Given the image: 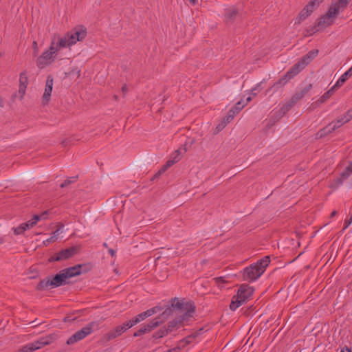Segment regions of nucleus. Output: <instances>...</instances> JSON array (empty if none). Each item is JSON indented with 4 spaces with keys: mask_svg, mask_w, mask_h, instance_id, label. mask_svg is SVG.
Masks as SVG:
<instances>
[{
    "mask_svg": "<svg viewBox=\"0 0 352 352\" xmlns=\"http://www.w3.org/2000/svg\"><path fill=\"white\" fill-rule=\"evenodd\" d=\"M318 54V50L309 51L302 56L288 72L276 82L274 87H279L285 85L290 79L302 71Z\"/></svg>",
    "mask_w": 352,
    "mask_h": 352,
    "instance_id": "nucleus-1",
    "label": "nucleus"
},
{
    "mask_svg": "<svg viewBox=\"0 0 352 352\" xmlns=\"http://www.w3.org/2000/svg\"><path fill=\"white\" fill-rule=\"evenodd\" d=\"M270 263V258L266 256L257 262L246 267L243 271V280L248 282L257 280L264 273Z\"/></svg>",
    "mask_w": 352,
    "mask_h": 352,
    "instance_id": "nucleus-2",
    "label": "nucleus"
},
{
    "mask_svg": "<svg viewBox=\"0 0 352 352\" xmlns=\"http://www.w3.org/2000/svg\"><path fill=\"white\" fill-rule=\"evenodd\" d=\"M63 48L59 46L58 41L56 38V35H54L52 38L50 46L48 50H45L36 59V66L39 69H44L49 66L55 60L56 55L58 52Z\"/></svg>",
    "mask_w": 352,
    "mask_h": 352,
    "instance_id": "nucleus-3",
    "label": "nucleus"
},
{
    "mask_svg": "<svg viewBox=\"0 0 352 352\" xmlns=\"http://www.w3.org/2000/svg\"><path fill=\"white\" fill-rule=\"evenodd\" d=\"M87 36V29L82 26H76L63 36L56 35L59 46L63 48L70 47L76 43L77 41H83Z\"/></svg>",
    "mask_w": 352,
    "mask_h": 352,
    "instance_id": "nucleus-4",
    "label": "nucleus"
},
{
    "mask_svg": "<svg viewBox=\"0 0 352 352\" xmlns=\"http://www.w3.org/2000/svg\"><path fill=\"white\" fill-rule=\"evenodd\" d=\"M172 314V308L168 307L163 311L162 315L158 318H154L153 320L150 321L146 325H144L140 329H139L137 331L133 333L134 337L140 336L144 333L151 332L153 329L158 327L160 324H162L165 320L168 318V317Z\"/></svg>",
    "mask_w": 352,
    "mask_h": 352,
    "instance_id": "nucleus-5",
    "label": "nucleus"
},
{
    "mask_svg": "<svg viewBox=\"0 0 352 352\" xmlns=\"http://www.w3.org/2000/svg\"><path fill=\"white\" fill-rule=\"evenodd\" d=\"M99 328V322L93 321L87 324L85 327L82 328L80 330L76 331L67 340V344L68 345L73 344L88 335L91 334L94 329H98Z\"/></svg>",
    "mask_w": 352,
    "mask_h": 352,
    "instance_id": "nucleus-6",
    "label": "nucleus"
},
{
    "mask_svg": "<svg viewBox=\"0 0 352 352\" xmlns=\"http://www.w3.org/2000/svg\"><path fill=\"white\" fill-rule=\"evenodd\" d=\"M131 328L127 321H125L122 324L104 333L101 338V341L103 342H108L111 340L116 339L120 336L122 333Z\"/></svg>",
    "mask_w": 352,
    "mask_h": 352,
    "instance_id": "nucleus-7",
    "label": "nucleus"
},
{
    "mask_svg": "<svg viewBox=\"0 0 352 352\" xmlns=\"http://www.w3.org/2000/svg\"><path fill=\"white\" fill-rule=\"evenodd\" d=\"M338 15V10H336V9H329L328 10L327 14L319 18L316 22L317 26L318 28H325L327 27L333 23V17H335Z\"/></svg>",
    "mask_w": 352,
    "mask_h": 352,
    "instance_id": "nucleus-8",
    "label": "nucleus"
},
{
    "mask_svg": "<svg viewBox=\"0 0 352 352\" xmlns=\"http://www.w3.org/2000/svg\"><path fill=\"white\" fill-rule=\"evenodd\" d=\"M77 252V249L76 247H70L69 248L63 250L59 252L56 253L54 256H52L49 261H59L62 260H65L72 257Z\"/></svg>",
    "mask_w": 352,
    "mask_h": 352,
    "instance_id": "nucleus-9",
    "label": "nucleus"
},
{
    "mask_svg": "<svg viewBox=\"0 0 352 352\" xmlns=\"http://www.w3.org/2000/svg\"><path fill=\"white\" fill-rule=\"evenodd\" d=\"M254 289L252 287L247 285H242L238 289L237 299H240L241 301L245 302L252 295Z\"/></svg>",
    "mask_w": 352,
    "mask_h": 352,
    "instance_id": "nucleus-10",
    "label": "nucleus"
},
{
    "mask_svg": "<svg viewBox=\"0 0 352 352\" xmlns=\"http://www.w3.org/2000/svg\"><path fill=\"white\" fill-rule=\"evenodd\" d=\"M53 78L51 76H48L46 80V85L45 91L43 96V104L45 105L48 104L50 100V96L52 91L53 87Z\"/></svg>",
    "mask_w": 352,
    "mask_h": 352,
    "instance_id": "nucleus-11",
    "label": "nucleus"
},
{
    "mask_svg": "<svg viewBox=\"0 0 352 352\" xmlns=\"http://www.w3.org/2000/svg\"><path fill=\"white\" fill-rule=\"evenodd\" d=\"M186 306H188V308L185 311L180 315L179 317H177V320H179V323L181 325H184L185 322H188L189 318L192 317V314L194 313L195 310V307L192 304L186 305Z\"/></svg>",
    "mask_w": 352,
    "mask_h": 352,
    "instance_id": "nucleus-12",
    "label": "nucleus"
},
{
    "mask_svg": "<svg viewBox=\"0 0 352 352\" xmlns=\"http://www.w3.org/2000/svg\"><path fill=\"white\" fill-rule=\"evenodd\" d=\"M66 279L67 275H65V274L61 270L55 276H54L52 278H50V284H51V286L53 287H57L62 285H65L66 283Z\"/></svg>",
    "mask_w": 352,
    "mask_h": 352,
    "instance_id": "nucleus-13",
    "label": "nucleus"
},
{
    "mask_svg": "<svg viewBox=\"0 0 352 352\" xmlns=\"http://www.w3.org/2000/svg\"><path fill=\"white\" fill-rule=\"evenodd\" d=\"M28 84V78L27 72H26V71H24L20 74V77H19V94H21V98H23L25 94V90H26Z\"/></svg>",
    "mask_w": 352,
    "mask_h": 352,
    "instance_id": "nucleus-14",
    "label": "nucleus"
},
{
    "mask_svg": "<svg viewBox=\"0 0 352 352\" xmlns=\"http://www.w3.org/2000/svg\"><path fill=\"white\" fill-rule=\"evenodd\" d=\"M80 269H81V265H76L75 266L64 269L62 271L65 274V275H67V279L69 278H72V277L80 275L81 274Z\"/></svg>",
    "mask_w": 352,
    "mask_h": 352,
    "instance_id": "nucleus-15",
    "label": "nucleus"
},
{
    "mask_svg": "<svg viewBox=\"0 0 352 352\" xmlns=\"http://www.w3.org/2000/svg\"><path fill=\"white\" fill-rule=\"evenodd\" d=\"M239 13L238 9L234 7H230L225 10V19L226 23H232Z\"/></svg>",
    "mask_w": 352,
    "mask_h": 352,
    "instance_id": "nucleus-16",
    "label": "nucleus"
},
{
    "mask_svg": "<svg viewBox=\"0 0 352 352\" xmlns=\"http://www.w3.org/2000/svg\"><path fill=\"white\" fill-rule=\"evenodd\" d=\"M63 225L59 223L58 225V228L52 234V236L49 239H47L43 241L44 245H47L49 243L56 241L59 234L61 232L60 230L63 228Z\"/></svg>",
    "mask_w": 352,
    "mask_h": 352,
    "instance_id": "nucleus-17",
    "label": "nucleus"
},
{
    "mask_svg": "<svg viewBox=\"0 0 352 352\" xmlns=\"http://www.w3.org/2000/svg\"><path fill=\"white\" fill-rule=\"evenodd\" d=\"M202 331V329H200L198 331H196L195 333H191L190 335L186 336L184 339H182L179 344H182V347L185 346L187 344H189L192 342V340L196 338L200 333V332Z\"/></svg>",
    "mask_w": 352,
    "mask_h": 352,
    "instance_id": "nucleus-18",
    "label": "nucleus"
},
{
    "mask_svg": "<svg viewBox=\"0 0 352 352\" xmlns=\"http://www.w3.org/2000/svg\"><path fill=\"white\" fill-rule=\"evenodd\" d=\"M352 76V66L345 72L336 82V87H341Z\"/></svg>",
    "mask_w": 352,
    "mask_h": 352,
    "instance_id": "nucleus-19",
    "label": "nucleus"
},
{
    "mask_svg": "<svg viewBox=\"0 0 352 352\" xmlns=\"http://www.w3.org/2000/svg\"><path fill=\"white\" fill-rule=\"evenodd\" d=\"M349 2V0H338V2L331 5L329 9H336V10H338V14L340 12V10H343L347 6Z\"/></svg>",
    "mask_w": 352,
    "mask_h": 352,
    "instance_id": "nucleus-20",
    "label": "nucleus"
},
{
    "mask_svg": "<svg viewBox=\"0 0 352 352\" xmlns=\"http://www.w3.org/2000/svg\"><path fill=\"white\" fill-rule=\"evenodd\" d=\"M340 87H336V84L324 94L318 100L320 103H323L327 101L334 93L335 90L338 89Z\"/></svg>",
    "mask_w": 352,
    "mask_h": 352,
    "instance_id": "nucleus-21",
    "label": "nucleus"
},
{
    "mask_svg": "<svg viewBox=\"0 0 352 352\" xmlns=\"http://www.w3.org/2000/svg\"><path fill=\"white\" fill-rule=\"evenodd\" d=\"M180 320H177V318H174L173 320L168 322L167 327H165L167 330L168 333H171L173 330L178 329L182 325L179 323Z\"/></svg>",
    "mask_w": 352,
    "mask_h": 352,
    "instance_id": "nucleus-22",
    "label": "nucleus"
},
{
    "mask_svg": "<svg viewBox=\"0 0 352 352\" xmlns=\"http://www.w3.org/2000/svg\"><path fill=\"white\" fill-rule=\"evenodd\" d=\"M331 126V124H329L327 126L318 131V133H316V138L320 139L332 133V131L330 128Z\"/></svg>",
    "mask_w": 352,
    "mask_h": 352,
    "instance_id": "nucleus-23",
    "label": "nucleus"
},
{
    "mask_svg": "<svg viewBox=\"0 0 352 352\" xmlns=\"http://www.w3.org/2000/svg\"><path fill=\"white\" fill-rule=\"evenodd\" d=\"M144 319H146V317H145L144 312H142V313L137 315L133 318H132L129 320H127V322L129 324V326L131 327H132L134 325L137 324L138 323L140 322L141 321L144 320Z\"/></svg>",
    "mask_w": 352,
    "mask_h": 352,
    "instance_id": "nucleus-24",
    "label": "nucleus"
},
{
    "mask_svg": "<svg viewBox=\"0 0 352 352\" xmlns=\"http://www.w3.org/2000/svg\"><path fill=\"white\" fill-rule=\"evenodd\" d=\"M352 174V168L348 166L346 169L342 173L340 178L337 179L338 184H342L343 180L346 179Z\"/></svg>",
    "mask_w": 352,
    "mask_h": 352,
    "instance_id": "nucleus-25",
    "label": "nucleus"
},
{
    "mask_svg": "<svg viewBox=\"0 0 352 352\" xmlns=\"http://www.w3.org/2000/svg\"><path fill=\"white\" fill-rule=\"evenodd\" d=\"M311 14L307 11L302 9L299 13L298 16L295 19V25L300 24L304 20H305Z\"/></svg>",
    "mask_w": 352,
    "mask_h": 352,
    "instance_id": "nucleus-26",
    "label": "nucleus"
},
{
    "mask_svg": "<svg viewBox=\"0 0 352 352\" xmlns=\"http://www.w3.org/2000/svg\"><path fill=\"white\" fill-rule=\"evenodd\" d=\"M50 278H46L43 280H41L38 284L36 286V289L38 291H43L45 289H47L49 286H51V284H50Z\"/></svg>",
    "mask_w": 352,
    "mask_h": 352,
    "instance_id": "nucleus-27",
    "label": "nucleus"
},
{
    "mask_svg": "<svg viewBox=\"0 0 352 352\" xmlns=\"http://www.w3.org/2000/svg\"><path fill=\"white\" fill-rule=\"evenodd\" d=\"M243 303H244V302L241 301L240 299H237V296H233L232 302L230 305V309L232 311H235Z\"/></svg>",
    "mask_w": 352,
    "mask_h": 352,
    "instance_id": "nucleus-28",
    "label": "nucleus"
},
{
    "mask_svg": "<svg viewBox=\"0 0 352 352\" xmlns=\"http://www.w3.org/2000/svg\"><path fill=\"white\" fill-rule=\"evenodd\" d=\"M41 338L44 342L45 346H47L54 342L57 339V336L55 333H52Z\"/></svg>",
    "mask_w": 352,
    "mask_h": 352,
    "instance_id": "nucleus-29",
    "label": "nucleus"
},
{
    "mask_svg": "<svg viewBox=\"0 0 352 352\" xmlns=\"http://www.w3.org/2000/svg\"><path fill=\"white\" fill-rule=\"evenodd\" d=\"M344 121L345 120H343L342 118L340 117V118H338L336 120L332 122L331 123V126H330L332 132H333L334 131H336V129H338V128L342 126L344 124H346L344 122Z\"/></svg>",
    "mask_w": 352,
    "mask_h": 352,
    "instance_id": "nucleus-30",
    "label": "nucleus"
},
{
    "mask_svg": "<svg viewBox=\"0 0 352 352\" xmlns=\"http://www.w3.org/2000/svg\"><path fill=\"white\" fill-rule=\"evenodd\" d=\"M41 219V216H38V214H34L32 218L28 221L26 223L28 224L29 228H32L35 226L38 221Z\"/></svg>",
    "mask_w": 352,
    "mask_h": 352,
    "instance_id": "nucleus-31",
    "label": "nucleus"
},
{
    "mask_svg": "<svg viewBox=\"0 0 352 352\" xmlns=\"http://www.w3.org/2000/svg\"><path fill=\"white\" fill-rule=\"evenodd\" d=\"M171 307L173 308H176L178 309H183V310L186 309V308H184V303L182 302L179 301V300H177V298L172 299Z\"/></svg>",
    "mask_w": 352,
    "mask_h": 352,
    "instance_id": "nucleus-32",
    "label": "nucleus"
},
{
    "mask_svg": "<svg viewBox=\"0 0 352 352\" xmlns=\"http://www.w3.org/2000/svg\"><path fill=\"white\" fill-rule=\"evenodd\" d=\"M78 175L68 177L60 184V188H65V187L68 186L69 185H70L71 184L76 182V180L78 179Z\"/></svg>",
    "mask_w": 352,
    "mask_h": 352,
    "instance_id": "nucleus-33",
    "label": "nucleus"
},
{
    "mask_svg": "<svg viewBox=\"0 0 352 352\" xmlns=\"http://www.w3.org/2000/svg\"><path fill=\"white\" fill-rule=\"evenodd\" d=\"M175 162L171 159H169L166 164L161 168V169L158 171V173L155 175L156 176L157 175H161L162 173H164L167 169H168L170 167H171Z\"/></svg>",
    "mask_w": 352,
    "mask_h": 352,
    "instance_id": "nucleus-34",
    "label": "nucleus"
},
{
    "mask_svg": "<svg viewBox=\"0 0 352 352\" xmlns=\"http://www.w3.org/2000/svg\"><path fill=\"white\" fill-rule=\"evenodd\" d=\"M161 310H162V309H161L160 307L156 306V307H153V308H151L150 309H148V310L144 311V314L145 317L146 318L148 317L151 316L154 314H156L157 312L160 311Z\"/></svg>",
    "mask_w": 352,
    "mask_h": 352,
    "instance_id": "nucleus-35",
    "label": "nucleus"
},
{
    "mask_svg": "<svg viewBox=\"0 0 352 352\" xmlns=\"http://www.w3.org/2000/svg\"><path fill=\"white\" fill-rule=\"evenodd\" d=\"M167 334H168V333L167 330L166 329V328L164 327V328L160 329L159 331L155 332L153 335V337L155 339H159V338H163L164 336H166Z\"/></svg>",
    "mask_w": 352,
    "mask_h": 352,
    "instance_id": "nucleus-36",
    "label": "nucleus"
},
{
    "mask_svg": "<svg viewBox=\"0 0 352 352\" xmlns=\"http://www.w3.org/2000/svg\"><path fill=\"white\" fill-rule=\"evenodd\" d=\"M318 5L316 4V2L314 0H312L308 3V4L303 8L305 10L307 11L310 14L313 12L314 10Z\"/></svg>",
    "mask_w": 352,
    "mask_h": 352,
    "instance_id": "nucleus-37",
    "label": "nucleus"
},
{
    "mask_svg": "<svg viewBox=\"0 0 352 352\" xmlns=\"http://www.w3.org/2000/svg\"><path fill=\"white\" fill-rule=\"evenodd\" d=\"M30 344L32 345V347L34 351L45 346L44 342H43L41 338H40L39 340H36Z\"/></svg>",
    "mask_w": 352,
    "mask_h": 352,
    "instance_id": "nucleus-38",
    "label": "nucleus"
},
{
    "mask_svg": "<svg viewBox=\"0 0 352 352\" xmlns=\"http://www.w3.org/2000/svg\"><path fill=\"white\" fill-rule=\"evenodd\" d=\"M245 106H246V104L242 103V101L241 100L236 103V104L231 109V110L233 111L236 115L243 109Z\"/></svg>",
    "mask_w": 352,
    "mask_h": 352,
    "instance_id": "nucleus-39",
    "label": "nucleus"
},
{
    "mask_svg": "<svg viewBox=\"0 0 352 352\" xmlns=\"http://www.w3.org/2000/svg\"><path fill=\"white\" fill-rule=\"evenodd\" d=\"M215 285H217L219 287H221V284L227 283L228 281L225 279V277H215L212 280Z\"/></svg>",
    "mask_w": 352,
    "mask_h": 352,
    "instance_id": "nucleus-40",
    "label": "nucleus"
},
{
    "mask_svg": "<svg viewBox=\"0 0 352 352\" xmlns=\"http://www.w3.org/2000/svg\"><path fill=\"white\" fill-rule=\"evenodd\" d=\"M235 113L231 109L228 111L227 116L223 118V120L227 124L230 123L234 118Z\"/></svg>",
    "mask_w": 352,
    "mask_h": 352,
    "instance_id": "nucleus-41",
    "label": "nucleus"
},
{
    "mask_svg": "<svg viewBox=\"0 0 352 352\" xmlns=\"http://www.w3.org/2000/svg\"><path fill=\"white\" fill-rule=\"evenodd\" d=\"M344 122L347 123L352 120V109H349L342 116H341Z\"/></svg>",
    "mask_w": 352,
    "mask_h": 352,
    "instance_id": "nucleus-42",
    "label": "nucleus"
},
{
    "mask_svg": "<svg viewBox=\"0 0 352 352\" xmlns=\"http://www.w3.org/2000/svg\"><path fill=\"white\" fill-rule=\"evenodd\" d=\"M312 84H309L305 87H304L301 91L297 92L302 98L311 89Z\"/></svg>",
    "mask_w": 352,
    "mask_h": 352,
    "instance_id": "nucleus-43",
    "label": "nucleus"
},
{
    "mask_svg": "<svg viewBox=\"0 0 352 352\" xmlns=\"http://www.w3.org/2000/svg\"><path fill=\"white\" fill-rule=\"evenodd\" d=\"M181 152L179 150H177L174 152V153L172 155L170 159H171L173 162L176 163L179 162L181 160L180 157Z\"/></svg>",
    "mask_w": 352,
    "mask_h": 352,
    "instance_id": "nucleus-44",
    "label": "nucleus"
},
{
    "mask_svg": "<svg viewBox=\"0 0 352 352\" xmlns=\"http://www.w3.org/2000/svg\"><path fill=\"white\" fill-rule=\"evenodd\" d=\"M317 28H318V26H317V23H316V25L313 26L311 29H308L306 30L307 33L305 34V36H308L312 35L318 30Z\"/></svg>",
    "mask_w": 352,
    "mask_h": 352,
    "instance_id": "nucleus-45",
    "label": "nucleus"
},
{
    "mask_svg": "<svg viewBox=\"0 0 352 352\" xmlns=\"http://www.w3.org/2000/svg\"><path fill=\"white\" fill-rule=\"evenodd\" d=\"M32 48H33V56L36 57L38 54V43L36 41H34L32 43Z\"/></svg>",
    "mask_w": 352,
    "mask_h": 352,
    "instance_id": "nucleus-46",
    "label": "nucleus"
},
{
    "mask_svg": "<svg viewBox=\"0 0 352 352\" xmlns=\"http://www.w3.org/2000/svg\"><path fill=\"white\" fill-rule=\"evenodd\" d=\"M23 228H22V226H21V224L16 227V228H12V230L14 232V234L15 235H19V234H22L23 232H24V230H23Z\"/></svg>",
    "mask_w": 352,
    "mask_h": 352,
    "instance_id": "nucleus-47",
    "label": "nucleus"
},
{
    "mask_svg": "<svg viewBox=\"0 0 352 352\" xmlns=\"http://www.w3.org/2000/svg\"><path fill=\"white\" fill-rule=\"evenodd\" d=\"M302 98L298 94L296 93L294 95L292 96L291 99L294 102V103H297L298 101L301 100Z\"/></svg>",
    "mask_w": 352,
    "mask_h": 352,
    "instance_id": "nucleus-48",
    "label": "nucleus"
},
{
    "mask_svg": "<svg viewBox=\"0 0 352 352\" xmlns=\"http://www.w3.org/2000/svg\"><path fill=\"white\" fill-rule=\"evenodd\" d=\"M226 124H227V123H226V122H225L223 120L220 124H219L217 125V128H216V129H217V131L219 132V131H221L222 129H223L226 127Z\"/></svg>",
    "mask_w": 352,
    "mask_h": 352,
    "instance_id": "nucleus-49",
    "label": "nucleus"
},
{
    "mask_svg": "<svg viewBox=\"0 0 352 352\" xmlns=\"http://www.w3.org/2000/svg\"><path fill=\"white\" fill-rule=\"evenodd\" d=\"M351 223H352V215L351 216L349 219L345 220L343 230L346 229L351 224Z\"/></svg>",
    "mask_w": 352,
    "mask_h": 352,
    "instance_id": "nucleus-50",
    "label": "nucleus"
},
{
    "mask_svg": "<svg viewBox=\"0 0 352 352\" xmlns=\"http://www.w3.org/2000/svg\"><path fill=\"white\" fill-rule=\"evenodd\" d=\"M290 109H289V108L285 105V104H283V106L281 107L280 111V113L284 115L287 112H288Z\"/></svg>",
    "mask_w": 352,
    "mask_h": 352,
    "instance_id": "nucleus-51",
    "label": "nucleus"
},
{
    "mask_svg": "<svg viewBox=\"0 0 352 352\" xmlns=\"http://www.w3.org/2000/svg\"><path fill=\"white\" fill-rule=\"evenodd\" d=\"M285 104L289 108V109H290L293 106L296 104V103H294V102L292 99H290Z\"/></svg>",
    "mask_w": 352,
    "mask_h": 352,
    "instance_id": "nucleus-52",
    "label": "nucleus"
},
{
    "mask_svg": "<svg viewBox=\"0 0 352 352\" xmlns=\"http://www.w3.org/2000/svg\"><path fill=\"white\" fill-rule=\"evenodd\" d=\"M285 104L289 108V109H290L293 106L296 104V103H294V102L292 99H290Z\"/></svg>",
    "mask_w": 352,
    "mask_h": 352,
    "instance_id": "nucleus-53",
    "label": "nucleus"
},
{
    "mask_svg": "<svg viewBox=\"0 0 352 352\" xmlns=\"http://www.w3.org/2000/svg\"><path fill=\"white\" fill-rule=\"evenodd\" d=\"M285 104L289 108V109H290L293 106L296 104V103H294V102L292 99H290Z\"/></svg>",
    "mask_w": 352,
    "mask_h": 352,
    "instance_id": "nucleus-54",
    "label": "nucleus"
},
{
    "mask_svg": "<svg viewBox=\"0 0 352 352\" xmlns=\"http://www.w3.org/2000/svg\"><path fill=\"white\" fill-rule=\"evenodd\" d=\"M285 104L289 108V109H290L293 106L296 104V103H294V102L292 99H290Z\"/></svg>",
    "mask_w": 352,
    "mask_h": 352,
    "instance_id": "nucleus-55",
    "label": "nucleus"
},
{
    "mask_svg": "<svg viewBox=\"0 0 352 352\" xmlns=\"http://www.w3.org/2000/svg\"><path fill=\"white\" fill-rule=\"evenodd\" d=\"M341 352H351V350L348 346H345L342 349Z\"/></svg>",
    "mask_w": 352,
    "mask_h": 352,
    "instance_id": "nucleus-56",
    "label": "nucleus"
},
{
    "mask_svg": "<svg viewBox=\"0 0 352 352\" xmlns=\"http://www.w3.org/2000/svg\"><path fill=\"white\" fill-rule=\"evenodd\" d=\"M21 226H22V228H23V230L24 232L28 230V229H30L29 227H28V224H27V223H21Z\"/></svg>",
    "mask_w": 352,
    "mask_h": 352,
    "instance_id": "nucleus-57",
    "label": "nucleus"
},
{
    "mask_svg": "<svg viewBox=\"0 0 352 352\" xmlns=\"http://www.w3.org/2000/svg\"><path fill=\"white\" fill-rule=\"evenodd\" d=\"M122 91L123 92L124 94H125L127 91V87L126 85H124L122 87Z\"/></svg>",
    "mask_w": 352,
    "mask_h": 352,
    "instance_id": "nucleus-58",
    "label": "nucleus"
},
{
    "mask_svg": "<svg viewBox=\"0 0 352 352\" xmlns=\"http://www.w3.org/2000/svg\"><path fill=\"white\" fill-rule=\"evenodd\" d=\"M38 216H41V219H45L46 218V216H47V212H43L42 214H38Z\"/></svg>",
    "mask_w": 352,
    "mask_h": 352,
    "instance_id": "nucleus-59",
    "label": "nucleus"
},
{
    "mask_svg": "<svg viewBox=\"0 0 352 352\" xmlns=\"http://www.w3.org/2000/svg\"><path fill=\"white\" fill-rule=\"evenodd\" d=\"M109 252L110 253V254L111 255V256H114L115 254H116V252L113 250V249H109Z\"/></svg>",
    "mask_w": 352,
    "mask_h": 352,
    "instance_id": "nucleus-60",
    "label": "nucleus"
},
{
    "mask_svg": "<svg viewBox=\"0 0 352 352\" xmlns=\"http://www.w3.org/2000/svg\"><path fill=\"white\" fill-rule=\"evenodd\" d=\"M252 100V97L251 96H249L246 98V102L245 104H248V102H250V101Z\"/></svg>",
    "mask_w": 352,
    "mask_h": 352,
    "instance_id": "nucleus-61",
    "label": "nucleus"
},
{
    "mask_svg": "<svg viewBox=\"0 0 352 352\" xmlns=\"http://www.w3.org/2000/svg\"><path fill=\"white\" fill-rule=\"evenodd\" d=\"M177 350V349L175 348V349H169V350L166 351V352H176Z\"/></svg>",
    "mask_w": 352,
    "mask_h": 352,
    "instance_id": "nucleus-62",
    "label": "nucleus"
},
{
    "mask_svg": "<svg viewBox=\"0 0 352 352\" xmlns=\"http://www.w3.org/2000/svg\"><path fill=\"white\" fill-rule=\"evenodd\" d=\"M256 89V87L254 88L251 90V94L253 95L254 96H255L256 95V94L254 92Z\"/></svg>",
    "mask_w": 352,
    "mask_h": 352,
    "instance_id": "nucleus-63",
    "label": "nucleus"
},
{
    "mask_svg": "<svg viewBox=\"0 0 352 352\" xmlns=\"http://www.w3.org/2000/svg\"><path fill=\"white\" fill-rule=\"evenodd\" d=\"M336 214V211H335V210H334V211H333V212H331V216H330V217H334Z\"/></svg>",
    "mask_w": 352,
    "mask_h": 352,
    "instance_id": "nucleus-64",
    "label": "nucleus"
}]
</instances>
